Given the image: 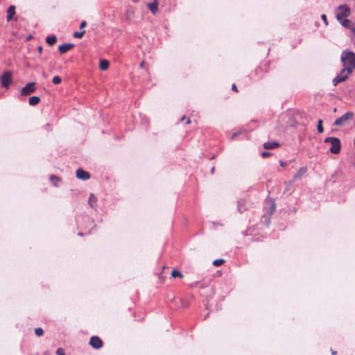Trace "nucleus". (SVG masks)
Masks as SVG:
<instances>
[{
	"label": "nucleus",
	"instance_id": "nucleus-25",
	"mask_svg": "<svg viewBox=\"0 0 355 355\" xmlns=\"http://www.w3.org/2000/svg\"><path fill=\"white\" fill-rule=\"evenodd\" d=\"M317 130L318 132L322 133L324 132V128L322 127V120L318 119V125H317Z\"/></svg>",
	"mask_w": 355,
	"mask_h": 355
},
{
	"label": "nucleus",
	"instance_id": "nucleus-1",
	"mask_svg": "<svg viewBox=\"0 0 355 355\" xmlns=\"http://www.w3.org/2000/svg\"><path fill=\"white\" fill-rule=\"evenodd\" d=\"M340 61L343 68L349 69L352 72L355 69V53L345 49L343 51L340 55Z\"/></svg>",
	"mask_w": 355,
	"mask_h": 355
},
{
	"label": "nucleus",
	"instance_id": "nucleus-4",
	"mask_svg": "<svg viewBox=\"0 0 355 355\" xmlns=\"http://www.w3.org/2000/svg\"><path fill=\"white\" fill-rule=\"evenodd\" d=\"M324 142L331 144L329 150L331 153L338 154L340 152L341 145L339 139L332 137H327L324 139Z\"/></svg>",
	"mask_w": 355,
	"mask_h": 355
},
{
	"label": "nucleus",
	"instance_id": "nucleus-26",
	"mask_svg": "<svg viewBox=\"0 0 355 355\" xmlns=\"http://www.w3.org/2000/svg\"><path fill=\"white\" fill-rule=\"evenodd\" d=\"M225 262L224 259H218L213 261V265L215 266H220Z\"/></svg>",
	"mask_w": 355,
	"mask_h": 355
},
{
	"label": "nucleus",
	"instance_id": "nucleus-40",
	"mask_svg": "<svg viewBox=\"0 0 355 355\" xmlns=\"http://www.w3.org/2000/svg\"><path fill=\"white\" fill-rule=\"evenodd\" d=\"M215 168L214 166L211 168V173L213 174L214 173Z\"/></svg>",
	"mask_w": 355,
	"mask_h": 355
},
{
	"label": "nucleus",
	"instance_id": "nucleus-29",
	"mask_svg": "<svg viewBox=\"0 0 355 355\" xmlns=\"http://www.w3.org/2000/svg\"><path fill=\"white\" fill-rule=\"evenodd\" d=\"M61 80H62L60 76H54L53 80H52L53 84H55V85L60 84L61 83Z\"/></svg>",
	"mask_w": 355,
	"mask_h": 355
},
{
	"label": "nucleus",
	"instance_id": "nucleus-14",
	"mask_svg": "<svg viewBox=\"0 0 355 355\" xmlns=\"http://www.w3.org/2000/svg\"><path fill=\"white\" fill-rule=\"evenodd\" d=\"M339 23L344 26L345 28L347 29H351L354 26V24L350 21L349 19H344L341 20V21H339Z\"/></svg>",
	"mask_w": 355,
	"mask_h": 355
},
{
	"label": "nucleus",
	"instance_id": "nucleus-36",
	"mask_svg": "<svg viewBox=\"0 0 355 355\" xmlns=\"http://www.w3.org/2000/svg\"><path fill=\"white\" fill-rule=\"evenodd\" d=\"M37 50L40 53H42V50H43L42 46H38Z\"/></svg>",
	"mask_w": 355,
	"mask_h": 355
},
{
	"label": "nucleus",
	"instance_id": "nucleus-38",
	"mask_svg": "<svg viewBox=\"0 0 355 355\" xmlns=\"http://www.w3.org/2000/svg\"><path fill=\"white\" fill-rule=\"evenodd\" d=\"M145 62L143 61L140 63V67L144 68V67Z\"/></svg>",
	"mask_w": 355,
	"mask_h": 355
},
{
	"label": "nucleus",
	"instance_id": "nucleus-22",
	"mask_svg": "<svg viewBox=\"0 0 355 355\" xmlns=\"http://www.w3.org/2000/svg\"><path fill=\"white\" fill-rule=\"evenodd\" d=\"M49 179H50L51 182H52V184L55 186H57L58 182L60 181V179L54 175H51L50 176Z\"/></svg>",
	"mask_w": 355,
	"mask_h": 355
},
{
	"label": "nucleus",
	"instance_id": "nucleus-17",
	"mask_svg": "<svg viewBox=\"0 0 355 355\" xmlns=\"http://www.w3.org/2000/svg\"><path fill=\"white\" fill-rule=\"evenodd\" d=\"M97 198L94 194L91 193L89 198L88 203L91 207L96 209Z\"/></svg>",
	"mask_w": 355,
	"mask_h": 355
},
{
	"label": "nucleus",
	"instance_id": "nucleus-34",
	"mask_svg": "<svg viewBox=\"0 0 355 355\" xmlns=\"http://www.w3.org/2000/svg\"><path fill=\"white\" fill-rule=\"evenodd\" d=\"M87 26V22L86 21H83L80 24V29H83L84 28L85 26Z\"/></svg>",
	"mask_w": 355,
	"mask_h": 355
},
{
	"label": "nucleus",
	"instance_id": "nucleus-31",
	"mask_svg": "<svg viewBox=\"0 0 355 355\" xmlns=\"http://www.w3.org/2000/svg\"><path fill=\"white\" fill-rule=\"evenodd\" d=\"M261 155L263 157H269L271 155V153L267 151H263L261 153Z\"/></svg>",
	"mask_w": 355,
	"mask_h": 355
},
{
	"label": "nucleus",
	"instance_id": "nucleus-28",
	"mask_svg": "<svg viewBox=\"0 0 355 355\" xmlns=\"http://www.w3.org/2000/svg\"><path fill=\"white\" fill-rule=\"evenodd\" d=\"M85 33V31H80V32H75L73 34V36L74 37H76V38H81L84 35Z\"/></svg>",
	"mask_w": 355,
	"mask_h": 355
},
{
	"label": "nucleus",
	"instance_id": "nucleus-12",
	"mask_svg": "<svg viewBox=\"0 0 355 355\" xmlns=\"http://www.w3.org/2000/svg\"><path fill=\"white\" fill-rule=\"evenodd\" d=\"M238 210L240 213H243L247 209L246 200L244 199H240L238 200Z\"/></svg>",
	"mask_w": 355,
	"mask_h": 355
},
{
	"label": "nucleus",
	"instance_id": "nucleus-11",
	"mask_svg": "<svg viewBox=\"0 0 355 355\" xmlns=\"http://www.w3.org/2000/svg\"><path fill=\"white\" fill-rule=\"evenodd\" d=\"M307 172V167L303 166L301 167L299 171L294 175L293 180H297L301 179Z\"/></svg>",
	"mask_w": 355,
	"mask_h": 355
},
{
	"label": "nucleus",
	"instance_id": "nucleus-43",
	"mask_svg": "<svg viewBox=\"0 0 355 355\" xmlns=\"http://www.w3.org/2000/svg\"><path fill=\"white\" fill-rule=\"evenodd\" d=\"M331 354L334 355V354H336V352H334V351H333V350H331Z\"/></svg>",
	"mask_w": 355,
	"mask_h": 355
},
{
	"label": "nucleus",
	"instance_id": "nucleus-27",
	"mask_svg": "<svg viewBox=\"0 0 355 355\" xmlns=\"http://www.w3.org/2000/svg\"><path fill=\"white\" fill-rule=\"evenodd\" d=\"M35 334L37 336H42L44 334V330L40 328H36L35 329Z\"/></svg>",
	"mask_w": 355,
	"mask_h": 355
},
{
	"label": "nucleus",
	"instance_id": "nucleus-5",
	"mask_svg": "<svg viewBox=\"0 0 355 355\" xmlns=\"http://www.w3.org/2000/svg\"><path fill=\"white\" fill-rule=\"evenodd\" d=\"M0 81L3 87L8 88L12 81V72L10 71H4L0 76Z\"/></svg>",
	"mask_w": 355,
	"mask_h": 355
},
{
	"label": "nucleus",
	"instance_id": "nucleus-37",
	"mask_svg": "<svg viewBox=\"0 0 355 355\" xmlns=\"http://www.w3.org/2000/svg\"><path fill=\"white\" fill-rule=\"evenodd\" d=\"M279 164L282 166H285L286 165V163L283 161H280Z\"/></svg>",
	"mask_w": 355,
	"mask_h": 355
},
{
	"label": "nucleus",
	"instance_id": "nucleus-2",
	"mask_svg": "<svg viewBox=\"0 0 355 355\" xmlns=\"http://www.w3.org/2000/svg\"><path fill=\"white\" fill-rule=\"evenodd\" d=\"M350 8L346 4L340 5L336 10L335 15L338 21L350 15Z\"/></svg>",
	"mask_w": 355,
	"mask_h": 355
},
{
	"label": "nucleus",
	"instance_id": "nucleus-19",
	"mask_svg": "<svg viewBox=\"0 0 355 355\" xmlns=\"http://www.w3.org/2000/svg\"><path fill=\"white\" fill-rule=\"evenodd\" d=\"M40 102V98L36 96H33L29 98V105L34 106L37 105Z\"/></svg>",
	"mask_w": 355,
	"mask_h": 355
},
{
	"label": "nucleus",
	"instance_id": "nucleus-9",
	"mask_svg": "<svg viewBox=\"0 0 355 355\" xmlns=\"http://www.w3.org/2000/svg\"><path fill=\"white\" fill-rule=\"evenodd\" d=\"M76 177L78 179H80L83 180H87L89 179V178H90V174L88 172L84 171L83 168H78L76 171Z\"/></svg>",
	"mask_w": 355,
	"mask_h": 355
},
{
	"label": "nucleus",
	"instance_id": "nucleus-35",
	"mask_svg": "<svg viewBox=\"0 0 355 355\" xmlns=\"http://www.w3.org/2000/svg\"><path fill=\"white\" fill-rule=\"evenodd\" d=\"M232 89L233 91H235V92H237V91H238V90H237V87H236V85H235V84H233V85H232Z\"/></svg>",
	"mask_w": 355,
	"mask_h": 355
},
{
	"label": "nucleus",
	"instance_id": "nucleus-45",
	"mask_svg": "<svg viewBox=\"0 0 355 355\" xmlns=\"http://www.w3.org/2000/svg\"><path fill=\"white\" fill-rule=\"evenodd\" d=\"M216 157L215 155L212 156L211 159H214Z\"/></svg>",
	"mask_w": 355,
	"mask_h": 355
},
{
	"label": "nucleus",
	"instance_id": "nucleus-32",
	"mask_svg": "<svg viewBox=\"0 0 355 355\" xmlns=\"http://www.w3.org/2000/svg\"><path fill=\"white\" fill-rule=\"evenodd\" d=\"M321 19H322V21H324V23L326 25H327V24H328V23H327V16H326L324 14H323V15H321Z\"/></svg>",
	"mask_w": 355,
	"mask_h": 355
},
{
	"label": "nucleus",
	"instance_id": "nucleus-44",
	"mask_svg": "<svg viewBox=\"0 0 355 355\" xmlns=\"http://www.w3.org/2000/svg\"><path fill=\"white\" fill-rule=\"evenodd\" d=\"M184 119H185V116H182V117L181 118V121L184 120Z\"/></svg>",
	"mask_w": 355,
	"mask_h": 355
},
{
	"label": "nucleus",
	"instance_id": "nucleus-33",
	"mask_svg": "<svg viewBox=\"0 0 355 355\" xmlns=\"http://www.w3.org/2000/svg\"><path fill=\"white\" fill-rule=\"evenodd\" d=\"M241 134L240 132H235L232 134V137H231V139H235L237 136H239V135Z\"/></svg>",
	"mask_w": 355,
	"mask_h": 355
},
{
	"label": "nucleus",
	"instance_id": "nucleus-20",
	"mask_svg": "<svg viewBox=\"0 0 355 355\" xmlns=\"http://www.w3.org/2000/svg\"><path fill=\"white\" fill-rule=\"evenodd\" d=\"M275 210V203L272 202L268 207L266 208V213L269 215V216H272Z\"/></svg>",
	"mask_w": 355,
	"mask_h": 355
},
{
	"label": "nucleus",
	"instance_id": "nucleus-6",
	"mask_svg": "<svg viewBox=\"0 0 355 355\" xmlns=\"http://www.w3.org/2000/svg\"><path fill=\"white\" fill-rule=\"evenodd\" d=\"M354 116V113L348 112L344 114L341 117L338 118L334 123L335 125L342 126L346 124L347 121L352 119Z\"/></svg>",
	"mask_w": 355,
	"mask_h": 355
},
{
	"label": "nucleus",
	"instance_id": "nucleus-13",
	"mask_svg": "<svg viewBox=\"0 0 355 355\" xmlns=\"http://www.w3.org/2000/svg\"><path fill=\"white\" fill-rule=\"evenodd\" d=\"M15 6H10L7 10V21H10L15 15Z\"/></svg>",
	"mask_w": 355,
	"mask_h": 355
},
{
	"label": "nucleus",
	"instance_id": "nucleus-3",
	"mask_svg": "<svg viewBox=\"0 0 355 355\" xmlns=\"http://www.w3.org/2000/svg\"><path fill=\"white\" fill-rule=\"evenodd\" d=\"M352 73V71L347 68H343L340 73L333 79L332 83L334 86L345 81L349 76Z\"/></svg>",
	"mask_w": 355,
	"mask_h": 355
},
{
	"label": "nucleus",
	"instance_id": "nucleus-15",
	"mask_svg": "<svg viewBox=\"0 0 355 355\" xmlns=\"http://www.w3.org/2000/svg\"><path fill=\"white\" fill-rule=\"evenodd\" d=\"M279 146V143L276 141H268L264 143L263 148L265 149H273Z\"/></svg>",
	"mask_w": 355,
	"mask_h": 355
},
{
	"label": "nucleus",
	"instance_id": "nucleus-16",
	"mask_svg": "<svg viewBox=\"0 0 355 355\" xmlns=\"http://www.w3.org/2000/svg\"><path fill=\"white\" fill-rule=\"evenodd\" d=\"M148 8L153 14H155L158 10L157 2L155 0L154 2L148 3Z\"/></svg>",
	"mask_w": 355,
	"mask_h": 355
},
{
	"label": "nucleus",
	"instance_id": "nucleus-7",
	"mask_svg": "<svg viewBox=\"0 0 355 355\" xmlns=\"http://www.w3.org/2000/svg\"><path fill=\"white\" fill-rule=\"evenodd\" d=\"M35 91V83L31 82L28 83L25 87L21 89V95L28 96Z\"/></svg>",
	"mask_w": 355,
	"mask_h": 355
},
{
	"label": "nucleus",
	"instance_id": "nucleus-18",
	"mask_svg": "<svg viewBox=\"0 0 355 355\" xmlns=\"http://www.w3.org/2000/svg\"><path fill=\"white\" fill-rule=\"evenodd\" d=\"M46 42L49 45L53 46L57 42V37L54 35L47 36L46 38Z\"/></svg>",
	"mask_w": 355,
	"mask_h": 355
},
{
	"label": "nucleus",
	"instance_id": "nucleus-10",
	"mask_svg": "<svg viewBox=\"0 0 355 355\" xmlns=\"http://www.w3.org/2000/svg\"><path fill=\"white\" fill-rule=\"evenodd\" d=\"M74 46L73 44L71 43H64L59 46L58 50L60 53H64L71 49Z\"/></svg>",
	"mask_w": 355,
	"mask_h": 355
},
{
	"label": "nucleus",
	"instance_id": "nucleus-24",
	"mask_svg": "<svg viewBox=\"0 0 355 355\" xmlns=\"http://www.w3.org/2000/svg\"><path fill=\"white\" fill-rule=\"evenodd\" d=\"M171 276L173 277H180V278H182L183 277V275L182 274L181 272L177 270H173L171 272Z\"/></svg>",
	"mask_w": 355,
	"mask_h": 355
},
{
	"label": "nucleus",
	"instance_id": "nucleus-30",
	"mask_svg": "<svg viewBox=\"0 0 355 355\" xmlns=\"http://www.w3.org/2000/svg\"><path fill=\"white\" fill-rule=\"evenodd\" d=\"M57 355H65L64 350L62 348H58L56 351Z\"/></svg>",
	"mask_w": 355,
	"mask_h": 355
},
{
	"label": "nucleus",
	"instance_id": "nucleus-46",
	"mask_svg": "<svg viewBox=\"0 0 355 355\" xmlns=\"http://www.w3.org/2000/svg\"><path fill=\"white\" fill-rule=\"evenodd\" d=\"M134 1H135V2H137V1H138V0H134Z\"/></svg>",
	"mask_w": 355,
	"mask_h": 355
},
{
	"label": "nucleus",
	"instance_id": "nucleus-39",
	"mask_svg": "<svg viewBox=\"0 0 355 355\" xmlns=\"http://www.w3.org/2000/svg\"><path fill=\"white\" fill-rule=\"evenodd\" d=\"M50 126H51L50 123H46L45 125V127L46 128L47 130H49V128H50Z\"/></svg>",
	"mask_w": 355,
	"mask_h": 355
},
{
	"label": "nucleus",
	"instance_id": "nucleus-23",
	"mask_svg": "<svg viewBox=\"0 0 355 355\" xmlns=\"http://www.w3.org/2000/svg\"><path fill=\"white\" fill-rule=\"evenodd\" d=\"M349 31H350L349 37L351 38V40H352V43L355 44V26H354L352 28H351V29H349Z\"/></svg>",
	"mask_w": 355,
	"mask_h": 355
},
{
	"label": "nucleus",
	"instance_id": "nucleus-21",
	"mask_svg": "<svg viewBox=\"0 0 355 355\" xmlns=\"http://www.w3.org/2000/svg\"><path fill=\"white\" fill-rule=\"evenodd\" d=\"M109 65L110 63L107 60H101L99 63V68L103 71H105L108 69Z\"/></svg>",
	"mask_w": 355,
	"mask_h": 355
},
{
	"label": "nucleus",
	"instance_id": "nucleus-8",
	"mask_svg": "<svg viewBox=\"0 0 355 355\" xmlns=\"http://www.w3.org/2000/svg\"><path fill=\"white\" fill-rule=\"evenodd\" d=\"M89 345L94 349H98L103 347V341L98 336H92L89 340Z\"/></svg>",
	"mask_w": 355,
	"mask_h": 355
},
{
	"label": "nucleus",
	"instance_id": "nucleus-41",
	"mask_svg": "<svg viewBox=\"0 0 355 355\" xmlns=\"http://www.w3.org/2000/svg\"><path fill=\"white\" fill-rule=\"evenodd\" d=\"M191 123L190 119H187V124H189V123Z\"/></svg>",
	"mask_w": 355,
	"mask_h": 355
},
{
	"label": "nucleus",
	"instance_id": "nucleus-42",
	"mask_svg": "<svg viewBox=\"0 0 355 355\" xmlns=\"http://www.w3.org/2000/svg\"><path fill=\"white\" fill-rule=\"evenodd\" d=\"M78 235H79V236H83V233H82V232H79V233H78Z\"/></svg>",
	"mask_w": 355,
	"mask_h": 355
}]
</instances>
